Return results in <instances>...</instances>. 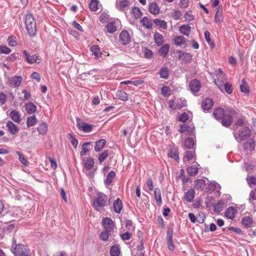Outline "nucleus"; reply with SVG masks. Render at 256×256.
<instances>
[{
    "instance_id": "f257e3e1",
    "label": "nucleus",
    "mask_w": 256,
    "mask_h": 256,
    "mask_svg": "<svg viewBox=\"0 0 256 256\" xmlns=\"http://www.w3.org/2000/svg\"><path fill=\"white\" fill-rule=\"evenodd\" d=\"M11 252L14 256H30V249L24 244H17L14 238L12 240Z\"/></svg>"
},
{
    "instance_id": "f03ea898",
    "label": "nucleus",
    "mask_w": 256,
    "mask_h": 256,
    "mask_svg": "<svg viewBox=\"0 0 256 256\" xmlns=\"http://www.w3.org/2000/svg\"><path fill=\"white\" fill-rule=\"evenodd\" d=\"M25 24L30 36H35L36 32V22L32 14H28L26 16Z\"/></svg>"
},
{
    "instance_id": "7ed1b4c3",
    "label": "nucleus",
    "mask_w": 256,
    "mask_h": 256,
    "mask_svg": "<svg viewBox=\"0 0 256 256\" xmlns=\"http://www.w3.org/2000/svg\"><path fill=\"white\" fill-rule=\"evenodd\" d=\"M108 197L104 193H98L94 198L92 206L96 210L100 211L102 208L106 206Z\"/></svg>"
},
{
    "instance_id": "20e7f679",
    "label": "nucleus",
    "mask_w": 256,
    "mask_h": 256,
    "mask_svg": "<svg viewBox=\"0 0 256 256\" xmlns=\"http://www.w3.org/2000/svg\"><path fill=\"white\" fill-rule=\"evenodd\" d=\"M250 134L251 130L248 126H244L240 128L238 132H233L235 139L238 142L248 139L250 136Z\"/></svg>"
},
{
    "instance_id": "39448f33",
    "label": "nucleus",
    "mask_w": 256,
    "mask_h": 256,
    "mask_svg": "<svg viewBox=\"0 0 256 256\" xmlns=\"http://www.w3.org/2000/svg\"><path fill=\"white\" fill-rule=\"evenodd\" d=\"M220 78L223 82L227 81L226 75L223 73V72L220 69H218L216 74V78H214V82L218 86V89L222 92H224V87L222 82L220 81Z\"/></svg>"
},
{
    "instance_id": "423d86ee",
    "label": "nucleus",
    "mask_w": 256,
    "mask_h": 256,
    "mask_svg": "<svg viewBox=\"0 0 256 256\" xmlns=\"http://www.w3.org/2000/svg\"><path fill=\"white\" fill-rule=\"evenodd\" d=\"M80 118H76V126L78 128L84 132H90L93 128L92 125L84 122H80Z\"/></svg>"
},
{
    "instance_id": "0eeeda50",
    "label": "nucleus",
    "mask_w": 256,
    "mask_h": 256,
    "mask_svg": "<svg viewBox=\"0 0 256 256\" xmlns=\"http://www.w3.org/2000/svg\"><path fill=\"white\" fill-rule=\"evenodd\" d=\"M130 42V36L128 32L126 30H123L119 36V42L122 45L125 46Z\"/></svg>"
},
{
    "instance_id": "6e6552de",
    "label": "nucleus",
    "mask_w": 256,
    "mask_h": 256,
    "mask_svg": "<svg viewBox=\"0 0 256 256\" xmlns=\"http://www.w3.org/2000/svg\"><path fill=\"white\" fill-rule=\"evenodd\" d=\"M102 224L104 230L112 232L114 226V224L112 220L110 218H105L102 220Z\"/></svg>"
},
{
    "instance_id": "1a4fd4ad",
    "label": "nucleus",
    "mask_w": 256,
    "mask_h": 256,
    "mask_svg": "<svg viewBox=\"0 0 256 256\" xmlns=\"http://www.w3.org/2000/svg\"><path fill=\"white\" fill-rule=\"evenodd\" d=\"M22 78L20 76H14L9 78L8 84L10 87L16 88L20 86Z\"/></svg>"
},
{
    "instance_id": "9d476101",
    "label": "nucleus",
    "mask_w": 256,
    "mask_h": 256,
    "mask_svg": "<svg viewBox=\"0 0 256 256\" xmlns=\"http://www.w3.org/2000/svg\"><path fill=\"white\" fill-rule=\"evenodd\" d=\"M189 86L192 92H199L202 87L200 81L196 78L192 80L190 82Z\"/></svg>"
},
{
    "instance_id": "9b49d317",
    "label": "nucleus",
    "mask_w": 256,
    "mask_h": 256,
    "mask_svg": "<svg viewBox=\"0 0 256 256\" xmlns=\"http://www.w3.org/2000/svg\"><path fill=\"white\" fill-rule=\"evenodd\" d=\"M256 142L252 138H248L243 144V148L244 150H254L255 148Z\"/></svg>"
},
{
    "instance_id": "f8f14e48",
    "label": "nucleus",
    "mask_w": 256,
    "mask_h": 256,
    "mask_svg": "<svg viewBox=\"0 0 256 256\" xmlns=\"http://www.w3.org/2000/svg\"><path fill=\"white\" fill-rule=\"evenodd\" d=\"M220 120L223 126L228 128L233 122V118L230 114H225Z\"/></svg>"
},
{
    "instance_id": "ddd939ff",
    "label": "nucleus",
    "mask_w": 256,
    "mask_h": 256,
    "mask_svg": "<svg viewBox=\"0 0 256 256\" xmlns=\"http://www.w3.org/2000/svg\"><path fill=\"white\" fill-rule=\"evenodd\" d=\"M24 60L28 64H32L36 62L38 58L36 54L30 55L26 50L23 51Z\"/></svg>"
},
{
    "instance_id": "4468645a",
    "label": "nucleus",
    "mask_w": 256,
    "mask_h": 256,
    "mask_svg": "<svg viewBox=\"0 0 256 256\" xmlns=\"http://www.w3.org/2000/svg\"><path fill=\"white\" fill-rule=\"evenodd\" d=\"M223 12L222 6H220L216 10L214 17V21L216 23H220L223 21Z\"/></svg>"
},
{
    "instance_id": "2eb2a0df",
    "label": "nucleus",
    "mask_w": 256,
    "mask_h": 256,
    "mask_svg": "<svg viewBox=\"0 0 256 256\" xmlns=\"http://www.w3.org/2000/svg\"><path fill=\"white\" fill-rule=\"evenodd\" d=\"M6 126L8 132L13 135H16L18 132V128L10 120L7 122Z\"/></svg>"
},
{
    "instance_id": "dca6fc26",
    "label": "nucleus",
    "mask_w": 256,
    "mask_h": 256,
    "mask_svg": "<svg viewBox=\"0 0 256 256\" xmlns=\"http://www.w3.org/2000/svg\"><path fill=\"white\" fill-rule=\"evenodd\" d=\"M213 106V102L210 98H206L202 102V108L204 111H208L210 110Z\"/></svg>"
},
{
    "instance_id": "f3484780",
    "label": "nucleus",
    "mask_w": 256,
    "mask_h": 256,
    "mask_svg": "<svg viewBox=\"0 0 256 256\" xmlns=\"http://www.w3.org/2000/svg\"><path fill=\"white\" fill-rule=\"evenodd\" d=\"M254 223L253 219L249 216H244L242 220L241 224L246 228H248L252 226Z\"/></svg>"
},
{
    "instance_id": "a211bd4d",
    "label": "nucleus",
    "mask_w": 256,
    "mask_h": 256,
    "mask_svg": "<svg viewBox=\"0 0 256 256\" xmlns=\"http://www.w3.org/2000/svg\"><path fill=\"white\" fill-rule=\"evenodd\" d=\"M208 188L211 192H220L221 186L218 183L214 181L208 184Z\"/></svg>"
},
{
    "instance_id": "6ab92c4d",
    "label": "nucleus",
    "mask_w": 256,
    "mask_h": 256,
    "mask_svg": "<svg viewBox=\"0 0 256 256\" xmlns=\"http://www.w3.org/2000/svg\"><path fill=\"white\" fill-rule=\"evenodd\" d=\"M194 128H192L185 124L181 125L180 128L179 130V132L180 133L186 132V134L188 135L192 134L194 133Z\"/></svg>"
},
{
    "instance_id": "aec40b11",
    "label": "nucleus",
    "mask_w": 256,
    "mask_h": 256,
    "mask_svg": "<svg viewBox=\"0 0 256 256\" xmlns=\"http://www.w3.org/2000/svg\"><path fill=\"white\" fill-rule=\"evenodd\" d=\"M148 10L150 13L155 16L160 12V8L155 2H152L149 4Z\"/></svg>"
},
{
    "instance_id": "412c9836",
    "label": "nucleus",
    "mask_w": 256,
    "mask_h": 256,
    "mask_svg": "<svg viewBox=\"0 0 256 256\" xmlns=\"http://www.w3.org/2000/svg\"><path fill=\"white\" fill-rule=\"evenodd\" d=\"M224 114V110L222 108H218L214 109L213 112L214 117L218 120H220Z\"/></svg>"
},
{
    "instance_id": "4be33fe9",
    "label": "nucleus",
    "mask_w": 256,
    "mask_h": 256,
    "mask_svg": "<svg viewBox=\"0 0 256 256\" xmlns=\"http://www.w3.org/2000/svg\"><path fill=\"white\" fill-rule=\"evenodd\" d=\"M10 118L15 122L20 123V112L16 110H12L10 114Z\"/></svg>"
},
{
    "instance_id": "5701e85b",
    "label": "nucleus",
    "mask_w": 256,
    "mask_h": 256,
    "mask_svg": "<svg viewBox=\"0 0 256 256\" xmlns=\"http://www.w3.org/2000/svg\"><path fill=\"white\" fill-rule=\"evenodd\" d=\"M236 212V210L234 207L230 206L226 210L225 212V216L228 218L232 220L234 218Z\"/></svg>"
},
{
    "instance_id": "b1692460",
    "label": "nucleus",
    "mask_w": 256,
    "mask_h": 256,
    "mask_svg": "<svg viewBox=\"0 0 256 256\" xmlns=\"http://www.w3.org/2000/svg\"><path fill=\"white\" fill-rule=\"evenodd\" d=\"M24 106L28 114H33L36 110V106L31 102L26 103Z\"/></svg>"
},
{
    "instance_id": "393cba45",
    "label": "nucleus",
    "mask_w": 256,
    "mask_h": 256,
    "mask_svg": "<svg viewBox=\"0 0 256 256\" xmlns=\"http://www.w3.org/2000/svg\"><path fill=\"white\" fill-rule=\"evenodd\" d=\"M106 140L104 139H100L96 142L94 150L96 152H100L106 144Z\"/></svg>"
},
{
    "instance_id": "a878e982",
    "label": "nucleus",
    "mask_w": 256,
    "mask_h": 256,
    "mask_svg": "<svg viewBox=\"0 0 256 256\" xmlns=\"http://www.w3.org/2000/svg\"><path fill=\"white\" fill-rule=\"evenodd\" d=\"M116 96L117 98L122 101H126L128 98V94L123 90H118Z\"/></svg>"
},
{
    "instance_id": "bb28decb",
    "label": "nucleus",
    "mask_w": 256,
    "mask_h": 256,
    "mask_svg": "<svg viewBox=\"0 0 256 256\" xmlns=\"http://www.w3.org/2000/svg\"><path fill=\"white\" fill-rule=\"evenodd\" d=\"M113 206L114 210L117 214L120 213L122 208V204L121 200L118 198L114 202Z\"/></svg>"
},
{
    "instance_id": "cd10ccee",
    "label": "nucleus",
    "mask_w": 256,
    "mask_h": 256,
    "mask_svg": "<svg viewBox=\"0 0 256 256\" xmlns=\"http://www.w3.org/2000/svg\"><path fill=\"white\" fill-rule=\"evenodd\" d=\"M174 42L175 45L178 46H182L186 42L185 38L182 36H176L174 38Z\"/></svg>"
},
{
    "instance_id": "c85d7f7f",
    "label": "nucleus",
    "mask_w": 256,
    "mask_h": 256,
    "mask_svg": "<svg viewBox=\"0 0 256 256\" xmlns=\"http://www.w3.org/2000/svg\"><path fill=\"white\" fill-rule=\"evenodd\" d=\"M117 27L116 23L112 21L109 22L106 25L107 30L110 34H113L116 32L118 30Z\"/></svg>"
},
{
    "instance_id": "c756f323",
    "label": "nucleus",
    "mask_w": 256,
    "mask_h": 256,
    "mask_svg": "<svg viewBox=\"0 0 256 256\" xmlns=\"http://www.w3.org/2000/svg\"><path fill=\"white\" fill-rule=\"evenodd\" d=\"M180 32L181 34L188 36L191 32V27L188 24H184L180 28Z\"/></svg>"
},
{
    "instance_id": "7c9ffc66",
    "label": "nucleus",
    "mask_w": 256,
    "mask_h": 256,
    "mask_svg": "<svg viewBox=\"0 0 256 256\" xmlns=\"http://www.w3.org/2000/svg\"><path fill=\"white\" fill-rule=\"evenodd\" d=\"M169 49L170 46L168 44H165L160 48L158 50V53L163 58H165L169 52Z\"/></svg>"
},
{
    "instance_id": "2f4dec72",
    "label": "nucleus",
    "mask_w": 256,
    "mask_h": 256,
    "mask_svg": "<svg viewBox=\"0 0 256 256\" xmlns=\"http://www.w3.org/2000/svg\"><path fill=\"white\" fill-rule=\"evenodd\" d=\"M94 160L92 158L90 157L84 162V168L88 170H90L94 165Z\"/></svg>"
},
{
    "instance_id": "473e14b6",
    "label": "nucleus",
    "mask_w": 256,
    "mask_h": 256,
    "mask_svg": "<svg viewBox=\"0 0 256 256\" xmlns=\"http://www.w3.org/2000/svg\"><path fill=\"white\" fill-rule=\"evenodd\" d=\"M205 186L206 183L204 180H198L195 181V188L198 190H202Z\"/></svg>"
},
{
    "instance_id": "72a5a7b5",
    "label": "nucleus",
    "mask_w": 256,
    "mask_h": 256,
    "mask_svg": "<svg viewBox=\"0 0 256 256\" xmlns=\"http://www.w3.org/2000/svg\"><path fill=\"white\" fill-rule=\"evenodd\" d=\"M90 50L92 54L94 55L95 58L98 59L101 56V52L100 48L97 45H94L90 48Z\"/></svg>"
},
{
    "instance_id": "f704fd0d",
    "label": "nucleus",
    "mask_w": 256,
    "mask_h": 256,
    "mask_svg": "<svg viewBox=\"0 0 256 256\" xmlns=\"http://www.w3.org/2000/svg\"><path fill=\"white\" fill-rule=\"evenodd\" d=\"M116 176V173L114 171H110L107 175L106 178L104 180L105 184L106 185L110 186L112 182V180Z\"/></svg>"
},
{
    "instance_id": "c9c22d12",
    "label": "nucleus",
    "mask_w": 256,
    "mask_h": 256,
    "mask_svg": "<svg viewBox=\"0 0 256 256\" xmlns=\"http://www.w3.org/2000/svg\"><path fill=\"white\" fill-rule=\"evenodd\" d=\"M142 24L147 28H151L152 26L151 20L147 16H144L140 20Z\"/></svg>"
},
{
    "instance_id": "e433bc0d",
    "label": "nucleus",
    "mask_w": 256,
    "mask_h": 256,
    "mask_svg": "<svg viewBox=\"0 0 256 256\" xmlns=\"http://www.w3.org/2000/svg\"><path fill=\"white\" fill-rule=\"evenodd\" d=\"M155 42L158 46H160L164 42V37L162 35L158 32L154 34Z\"/></svg>"
},
{
    "instance_id": "4c0bfd02",
    "label": "nucleus",
    "mask_w": 256,
    "mask_h": 256,
    "mask_svg": "<svg viewBox=\"0 0 256 256\" xmlns=\"http://www.w3.org/2000/svg\"><path fill=\"white\" fill-rule=\"evenodd\" d=\"M195 154L191 151H186L184 153V162L185 163L189 162V161L194 158Z\"/></svg>"
},
{
    "instance_id": "58836bf2",
    "label": "nucleus",
    "mask_w": 256,
    "mask_h": 256,
    "mask_svg": "<svg viewBox=\"0 0 256 256\" xmlns=\"http://www.w3.org/2000/svg\"><path fill=\"white\" fill-rule=\"evenodd\" d=\"M240 91L246 94H248L250 92V88L248 84H247L246 80L244 78L242 80V84L240 86Z\"/></svg>"
},
{
    "instance_id": "ea45409f",
    "label": "nucleus",
    "mask_w": 256,
    "mask_h": 256,
    "mask_svg": "<svg viewBox=\"0 0 256 256\" xmlns=\"http://www.w3.org/2000/svg\"><path fill=\"white\" fill-rule=\"evenodd\" d=\"M90 146L91 143L90 142H86L82 144V150L80 152L81 156H84L86 154L90 151V148L88 146Z\"/></svg>"
},
{
    "instance_id": "a19ab883",
    "label": "nucleus",
    "mask_w": 256,
    "mask_h": 256,
    "mask_svg": "<svg viewBox=\"0 0 256 256\" xmlns=\"http://www.w3.org/2000/svg\"><path fill=\"white\" fill-rule=\"evenodd\" d=\"M38 133L40 134H44L48 130L47 124L45 122H42L37 128Z\"/></svg>"
},
{
    "instance_id": "79ce46f5",
    "label": "nucleus",
    "mask_w": 256,
    "mask_h": 256,
    "mask_svg": "<svg viewBox=\"0 0 256 256\" xmlns=\"http://www.w3.org/2000/svg\"><path fill=\"white\" fill-rule=\"evenodd\" d=\"M160 78L168 79L169 76V70L167 67H162L159 72Z\"/></svg>"
},
{
    "instance_id": "37998d69",
    "label": "nucleus",
    "mask_w": 256,
    "mask_h": 256,
    "mask_svg": "<svg viewBox=\"0 0 256 256\" xmlns=\"http://www.w3.org/2000/svg\"><path fill=\"white\" fill-rule=\"evenodd\" d=\"M154 22L156 26L160 28H162L164 30L167 28V23L164 20L156 18L154 20Z\"/></svg>"
},
{
    "instance_id": "c03bdc74",
    "label": "nucleus",
    "mask_w": 256,
    "mask_h": 256,
    "mask_svg": "<svg viewBox=\"0 0 256 256\" xmlns=\"http://www.w3.org/2000/svg\"><path fill=\"white\" fill-rule=\"evenodd\" d=\"M129 5L130 2L128 0H122L120 2L117 8L120 10L122 11L125 8L128 7Z\"/></svg>"
},
{
    "instance_id": "a18cd8bd",
    "label": "nucleus",
    "mask_w": 256,
    "mask_h": 256,
    "mask_svg": "<svg viewBox=\"0 0 256 256\" xmlns=\"http://www.w3.org/2000/svg\"><path fill=\"white\" fill-rule=\"evenodd\" d=\"M195 144L193 138H189L186 139L184 141V146L186 148H192Z\"/></svg>"
},
{
    "instance_id": "49530a36",
    "label": "nucleus",
    "mask_w": 256,
    "mask_h": 256,
    "mask_svg": "<svg viewBox=\"0 0 256 256\" xmlns=\"http://www.w3.org/2000/svg\"><path fill=\"white\" fill-rule=\"evenodd\" d=\"M224 92H226L227 94H230L233 92V87L231 84L226 82L224 84Z\"/></svg>"
},
{
    "instance_id": "de8ad7c7",
    "label": "nucleus",
    "mask_w": 256,
    "mask_h": 256,
    "mask_svg": "<svg viewBox=\"0 0 256 256\" xmlns=\"http://www.w3.org/2000/svg\"><path fill=\"white\" fill-rule=\"evenodd\" d=\"M132 14L134 18H138L142 15V12L136 6H134L132 10Z\"/></svg>"
},
{
    "instance_id": "09e8293b",
    "label": "nucleus",
    "mask_w": 256,
    "mask_h": 256,
    "mask_svg": "<svg viewBox=\"0 0 256 256\" xmlns=\"http://www.w3.org/2000/svg\"><path fill=\"white\" fill-rule=\"evenodd\" d=\"M224 202L222 201H218V202L214 204V210L215 212H219L222 210Z\"/></svg>"
},
{
    "instance_id": "8fccbe9b",
    "label": "nucleus",
    "mask_w": 256,
    "mask_h": 256,
    "mask_svg": "<svg viewBox=\"0 0 256 256\" xmlns=\"http://www.w3.org/2000/svg\"><path fill=\"white\" fill-rule=\"evenodd\" d=\"M37 120L35 116H29L27 118L26 126L28 128L34 126Z\"/></svg>"
},
{
    "instance_id": "3c124183",
    "label": "nucleus",
    "mask_w": 256,
    "mask_h": 256,
    "mask_svg": "<svg viewBox=\"0 0 256 256\" xmlns=\"http://www.w3.org/2000/svg\"><path fill=\"white\" fill-rule=\"evenodd\" d=\"M187 172L190 176H194L197 174L198 168L194 166H188L187 168Z\"/></svg>"
},
{
    "instance_id": "603ef678",
    "label": "nucleus",
    "mask_w": 256,
    "mask_h": 256,
    "mask_svg": "<svg viewBox=\"0 0 256 256\" xmlns=\"http://www.w3.org/2000/svg\"><path fill=\"white\" fill-rule=\"evenodd\" d=\"M16 154L19 156V160L22 164L26 166L28 164V162L21 152L20 151H16Z\"/></svg>"
},
{
    "instance_id": "864d4df0",
    "label": "nucleus",
    "mask_w": 256,
    "mask_h": 256,
    "mask_svg": "<svg viewBox=\"0 0 256 256\" xmlns=\"http://www.w3.org/2000/svg\"><path fill=\"white\" fill-rule=\"evenodd\" d=\"M161 94L164 97H168L171 94V90L168 86H164L161 89Z\"/></svg>"
},
{
    "instance_id": "5fc2aeb1",
    "label": "nucleus",
    "mask_w": 256,
    "mask_h": 256,
    "mask_svg": "<svg viewBox=\"0 0 256 256\" xmlns=\"http://www.w3.org/2000/svg\"><path fill=\"white\" fill-rule=\"evenodd\" d=\"M8 42L10 46H15L18 44V42L16 36H10L8 38Z\"/></svg>"
},
{
    "instance_id": "6e6d98bb",
    "label": "nucleus",
    "mask_w": 256,
    "mask_h": 256,
    "mask_svg": "<svg viewBox=\"0 0 256 256\" xmlns=\"http://www.w3.org/2000/svg\"><path fill=\"white\" fill-rule=\"evenodd\" d=\"M110 232L109 231H106V230H104L103 232H101L100 234V238L102 240L106 242L108 240L109 236L110 234Z\"/></svg>"
},
{
    "instance_id": "4d7b16f0",
    "label": "nucleus",
    "mask_w": 256,
    "mask_h": 256,
    "mask_svg": "<svg viewBox=\"0 0 256 256\" xmlns=\"http://www.w3.org/2000/svg\"><path fill=\"white\" fill-rule=\"evenodd\" d=\"M111 256H118L120 253V250L118 246H112L110 250Z\"/></svg>"
},
{
    "instance_id": "13d9d810",
    "label": "nucleus",
    "mask_w": 256,
    "mask_h": 256,
    "mask_svg": "<svg viewBox=\"0 0 256 256\" xmlns=\"http://www.w3.org/2000/svg\"><path fill=\"white\" fill-rule=\"evenodd\" d=\"M98 1L96 0H92L89 4V8L92 11L96 12L98 8Z\"/></svg>"
},
{
    "instance_id": "bf43d9fd",
    "label": "nucleus",
    "mask_w": 256,
    "mask_h": 256,
    "mask_svg": "<svg viewBox=\"0 0 256 256\" xmlns=\"http://www.w3.org/2000/svg\"><path fill=\"white\" fill-rule=\"evenodd\" d=\"M68 138L74 148H76L78 144V140L75 138L71 134H68Z\"/></svg>"
},
{
    "instance_id": "052dcab7",
    "label": "nucleus",
    "mask_w": 256,
    "mask_h": 256,
    "mask_svg": "<svg viewBox=\"0 0 256 256\" xmlns=\"http://www.w3.org/2000/svg\"><path fill=\"white\" fill-rule=\"evenodd\" d=\"M210 33L208 31H206L204 32V38L206 42L210 45L211 48H213L214 46V44L213 42H211V40L210 38Z\"/></svg>"
},
{
    "instance_id": "680f3d73",
    "label": "nucleus",
    "mask_w": 256,
    "mask_h": 256,
    "mask_svg": "<svg viewBox=\"0 0 256 256\" xmlns=\"http://www.w3.org/2000/svg\"><path fill=\"white\" fill-rule=\"evenodd\" d=\"M142 83V81L141 80H134V81H132V80H125L121 82V84H132L134 86H138V85H140Z\"/></svg>"
},
{
    "instance_id": "e2e57ef3",
    "label": "nucleus",
    "mask_w": 256,
    "mask_h": 256,
    "mask_svg": "<svg viewBox=\"0 0 256 256\" xmlns=\"http://www.w3.org/2000/svg\"><path fill=\"white\" fill-rule=\"evenodd\" d=\"M108 150H104L102 152L98 157V160L101 163L104 162L108 156Z\"/></svg>"
},
{
    "instance_id": "0e129e2a",
    "label": "nucleus",
    "mask_w": 256,
    "mask_h": 256,
    "mask_svg": "<svg viewBox=\"0 0 256 256\" xmlns=\"http://www.w3.org/2000/svg\"><path fill=\"white\" fill-rule=\"evenodd\" d=\"M195 193H185L184 199L188 202H192L194 198Z\"/></svg>"
},
{
    "instance_id": "69168bd1",
    "label": "nucleus",
    "mask_w": 256,
    "mask_h": 256,
    "mask_svg": "<svg viewBox=\"0 0 256 256\" xmlns=\"http://www.w3.org/2000/svg\"><path fill=\"white\" fill-rule=\"evenodd\" d=\"M12 52L11 50L6 46H0V52L1 54H8Z\"/></svg>"
},
{
    "instance_id": "338daca9",
    "label": "nucleus",
    "mask_w": 256,
    "mask_h": 256,
    "mask_svg": "<svg viewBox=\"0 0 256 256\" xmlns=\"http://www.w3.org/2000/svg\"><path fill=\"white\" fill-rule=\"evenodd\" d=\"M18 58V54L14 53L6 57V60L8 61L14 62Z\"/></svg>"
},
{
    "instance_id": "774afa93",
    "label": "nucleus",
    "mask_w": 256,
    "mask_h": 256,
    "mask_svg": "<svg viewBox=\"0 0 256 256\" xmlns=\"http://www.w3.org/2000/svg\"><path fill=\"white\" fill-rule=\"evenodd\" d=\"M132 234L129 232H126L124 234H120V236L123 240H130L132 238Z\"/></svg>"
}]
</instances>
